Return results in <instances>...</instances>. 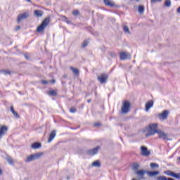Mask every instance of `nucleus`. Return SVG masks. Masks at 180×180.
Returning a JSON list of instances; mask_svg holds the SVG:
<instances>
[{"label":"nucleus","mask_w":180,"mask_h":180,"mask_svg":"<svg viewBox=\"0 0 180 180\" xmlns=\"http://www.w3.org/2000/svg\"><path fill=\"white\" fill-rule=\"evenodd\" d=\"M92 167H96L97 168H100L101 167V162H99V160H96L95 162H94L91 164Z\"/></svg>","instance_id":"obj_20"},{"label":"nucleus","mask_w":180,"mask_h":180,"mask_svg":"<svg viewBox=\"0 0 180 180\" xmlns=\"http://www.w3.org/2000/svg\"><path fill=\"white\" fill-rule=\"evenodd\" d=\"M51 82H52V84H56V79H52Z\"/></svg>","instance_id":"obj_42"},{"label":"nucleus","mask_w":180,"mask_h":180,"mask_svg":"<svg viewBox=\"0 0 180 180\" xmlns=\"http://www.w3.org/2000/svg\"><path fill=\"white\" fill-rule=\"evenodd\" d=\"M178 13H180V6L177 8Z\"/></svg>","instance_id":"obj_44"},{"label":"nucleus","mask_w":180,"mask_h":180,"mask_svg":"<svg viewBox=\"0 0 180 180\" xmlns=\"http://www.w3.org/2000/svg\"><path fill=\"white\" fill-rule=\"evenodd\" d=\"M0 175H2V169H0Z\"/></svg>","instance_id":"obj_46"},{"label":"nucleus","mask_w":180,"mask_h":180,"mask_svg":"<svg viewBox=\"0 0 180 180\" xmlns=\"http://www.w3.org/2000/svg\"><path fill=\"white\" fill-rule=\"evenodd\" d=\"M101 150V146H98L97 147L90 149L87 150V154L89 155H95L96 154H98V151Z\"/></svg>","instance_id":"obj_10"},{"label":"nucleus","mask_w":180,"mask_h":180,"mask_svg":"<svg viewBox=\"0 0 180 180\" xmlns=\"http://www.w3.org/2000/svg\"><path fill=\"white\" fill-rule=\"evenodd\" d=\"M1 72H3L4 75H11V71L5 70H2Z\"/></svg>","instance_id":"obj_30"},{"label":"nucleus","mask_w":180,"mask_h":180,"mask_svg":"<svg viewBox=\"0 0 180 180\" xmlns=\"http://www.w3.org/2000/svg\"><path fill=\"white\" fill-rule=\"evenodd\" d=\"M49 95L50 96H57V91H54V90H51L49 92Z\"/></svg>","instance_id":"obj_25"},{"label":"nucleus","mask_w":180,"mask_h":180,"mask_svg":"<svg viewBox=\"0 0 180 180\" xmlns=\"http://www.w3.org/2000/svg\"><path fill=\"white\" fill-rule=\"evenodd\" d=\"M20 30V26H17L15 27V30Z\"/></svg>","instance_id":"obj_41"},{"label":"nucleus","mask_w":180,"mask_h":180,"mask_svg":"<svg viewBox=\"0 0 180 180\" xmlns=\"http://www.w3.org/2000/svg\"><path fill=\"white\" fill-rule=\"evenodd\" d=\"M6 161H8V164H10V165H13V159H12V158L11 156L7 155Z\"/></svg>","instance_id":"obj_22"},{"label":"nucleus","mask_w":180,"mask_h":180,"mask_svg":"<svg viewBox=\"0 0 180 180\" xmlns=\"http://www.w3.org/2000/svg\"><path fill=\"white\" fill-rule=\"evenodd\" d=\"M109 76L108 74H101V75L98 76L97 79L100 82V84H106L108 82V79Z\"/></svg>","instance_id":"obj_5"},{"label":"nucleus","mask_w":180,"mask_h":180,"mask_svg":"<svg viewBox=\"0 0 180 180\" xmlns=\"http://www.w3.org/2000/svg\"><path fill=\"white\" fill-rule=\"evenodd\" d=\"M25 1H27V2H32L31 0H25Z\"/></svg>","instance_id":"obj_47"},{"label":"nucleus","mask_w":180,"mask_h":180,"mask_svg":"<svg viewBox=\"0 0 180 180\" xmlns=\"http://www.w3.org/2000/svg\"><path fill=\"white\" fill-rule=\"evenodd\" d=\"M41 155H43V153H34V154L30 155L25 159V162H32V161H35V160H39V158H40Z\"/></svg>","instance_id":"obj_4"},{"label":"nucleus","mask_w":180,"mask_h":180,"mask_svg":"<svg viewBox=\"0 0 180 180\" xmlns=\"http://www.w3.org/2000/svg\"><path fill=\"white\" fill-rule=\"evenodd\" d=\"M34 13L35 16H37V18H41V16H43V11H41L40 10L34 11Z\"/></svg>","instance_id":"obj_19"},{"label":"nucleus","mask_w":180,"mask_h":180,"mask_svg":"<svg viewBox=\"0 0 180 180\" xmlns=\"http://www.w3.org/2000/svg\"><path fill=\"white\" fill-rule=\"evenodd\" d=\"M157 127H158V124H150L148 133L146 134V137H149V136H154L155 133H158L160 130L157 129Z\"/></svg>","instance_id":"obj_3"},{"label":"nucleus","mask_w":180,"mask_h":180,"mask_svg":"<svg viewBox=\"0 0 180 180\" xmlns=\"http://www.w3.org/2000/svg\"><path fill=\"white\" fill-rule=\"evenodd\" d=\"M12 113H13V116L15 117H16L17 119H19L20 117V116L19 115V114L16 111H14Z\"/></svg>","instance_id":"obj_35"},{"label":"nucleus","mask_w":180,"mask_h":180,"mask_svg":"<svg viewBox=\"0 0 180 180\" xmlns=\"http://www.w3.org/2000/svg\"><path fill=\"white\" fill-rule=\"evenodd\" d=\"M11 112L13 113V112L15 111V109L13 108V105H11V108H10Z\"/></svg>","instance_id":"obj_40"},{"label":"nucleus","mask_w":180,"mask_h":180,"mask_svg":"<svg viewBox=\"0 0 180 180\" xmlns=\"http://www.w3.org/2000/svg\"><path fill=\"white\" fill-rule=\"evenodd\" d=\"M130 57V54L127 52H121L120 53V60H127Z\"/></svg>","instance_id":"obj_14"},{"label":"nucleus","mask_w":180,"mask_h":180,"mask_svg":"<svg viewBox=\"0 0 180 180\" xmlns=\"http://www.w3.org/2000/svg\"><path fill=\"white\" fill-rule=\"evenodd\" d=\"M63 18L65 19V22H66L68 25H72V22H71V20H68V18H67V17L63 16Z\"/></svg>","instance_id":"obj_34"},{"label":"nucleus","mask_w":180,"mask_h":180,"mask_svg":"<svg viewBox=\"0 0 180 180\" xmlns=\"http://www.w3.org/2000/svg\"><path fill=\"white\" fill-rule=\"evenodd\" d=\"M164 5H165V6H166L167 8L171 7V0H165Z\"/></svg>","instance_id":"obj_27"},{"label":"nucleus","mask_w":180,"mask_h":180,"mask_svg":"<svg viewBox=\"0 0 180 180\" xmlns=\"http://www.w3.org/2000/svg\"><path fill=\"white\" fill-rule=\"evenodd\" d=\"M110 56H111V57H113V54L111 53V54H110Z\"/></svg>","instance_id":"obj_48"},{"label":"nucleus","mask_w":180,"mask_h":180,"mask_svg":"<svg viewBox=\"0 0 180 180\" xmlns=\"http://www.w3.org/2000/svg\"><path fill=\"white\" fill-rule=\"evenodd\" d=\"M175 172H172V171H171V170H167V171H165V174H166V175H168V176H172V177H174V174Z\"/></svg>","instance_id":"obj_24"},{"label":"nucleus","mask_w":180,"mask_h":180,"mask_svg":"<svg viewBox=\"0 0 180 180\" xmlns=\"http://www.w3.org/2000/svg\"><path fill=\"white\" fill-rule=\"evenodd\" d=\"M162 0H150V2L152 4H155V2H161Z\"/></svg>","instance_id":"obj_38"},{"label":"nucleus","mask_w":180,"mask_h":180,"mask_svg":"<svg viewBox=\"0 0 180 180\" xmlns=\"http://www.w3.org/2000/svg\"><path fill=\"white\" fill-rule=\"evenodd\" d=\"M169 115V111H168V110H165L162 113L158 115V117L160 120H167V119H168Z\"/></svg>","instance_id":"obj_7"},{"label":"nucleus","mask_w":180,"mask_h":180,"mask_svg":"<svg viewBox=\"0 0 180 180\" xmlns=\"http://www.w3.org/2000/svg\"><path fill=\"white\" fill-rule=\"evenodd\" d=\"M87 102H88V103H91V102H92V100L91 99H89V100H87Z\"/></svg>","instance_id":"obj_43"},{"label":"nucleus","mask_w":180,"mask_h":180,"mask_svg":"<svg viewBox=\"0 0 180 180\" xmlns=\"http://www.w3.org/2000/svg\"><path fill=\"white\" fill-rule=\"evenodd\" d=\"M103 2L105 6H109L110 8H114L115 6V2L112 0H103Z\"/></svg>","instance_id":"obj_13"},{"label":"nucleus","mask_w":180,"mask_h":180,"mask_svg":"<svg viewBox=\"0 0 180 180\" xmlns=\"http://www.w3.org/2000/svg\"><path fill=\"white\" fill-rule=\"evenodd\" d=\"M41 84L43 85H47V84H49V82H47V80H41Z\"/></svg>","instance_id":"obj_37"},{"label":"nucleus","mask_w":180,"mask_h":180,"mask_svg":"<svg viewBox=\"0 0 180 180\" xmlns=\"http://www.w3.org/2000/svg\"><path fill=\"white\" fill-rule=\"evenodd\" d=\"M173 178H175L176 179H180V172L179 173H174L173 174Z\"/></svg>","instance_id":"obj_32"},{"label":"nucleus","mask_w":180,"mask_h":180,"mask_svg":"<svg viewBox=\"0 0 180 180\" xmlns=\"http://www.w3.org/2000/svg\"><path fill=\"white\" fill-rule=\"evenodd\" d=\"M72 14L73 15V16H78V15H79V11L75 10L72 11Z\"/></svg>","instance_id":"obj_31"},{"label":"nucleus","mask_w":180,"mask_h":180,"mask_svg":"<svg viewBox=\"0 0 180 180\" xmlns=\"http://www.w3.org/2000/svg\"><path fill=\"white\" fill-rule=\"evenodd\" d=\"M154 106V101H150L148 103H146L145 108H146V112H148L150 110V108H153Z\"/></svg>","instance_id":"obj_15"},{"label":"nucleus","mask_w":180,"mask_h":180,"mask_svg":"<svg viewBox=\"0 0 180 180\" xmlns=\"http://www.w3.org/2000/svg\"><path fill=\"white\" fill-rule=\"evenodd\" d=\"M70 113H75L77 112V108L72 107L70 109Z\"/></svg>","instance_id":"obj_36"},{"label":"nucleus","mask_w":180,"mask_h":180,"mask_svg":"<svg viewBox=\"0 0 180 180\" xmlns=\"http://www.w3.org/2000/svg\"><path fill=\"white\" fill-rule=\"evenodd\" d=\"M141 154L142 155H144L145 157H148L150 155V151H148V149L146 146H141Z\"/></svg>","instance_id":"obj_12"},{"label":"nucleus","mask_w":180,"mask_h":180,"mask_svg":"<svg viewBox=\"0 0 180 180\" xmlns=\"http://www.w3.org/2000/svg\"><path fill=\"white\" fill-rule=\"evenodd\" d=\"M129 109H130V102L124 101L121 108L122 113H124V114L129 113Z\"/></svg>","instance_id":"obj_6"},{"label":"nucleus","mask_w":180,"mask_h":180,"mask_svg":"<svg viewBox=\"0 0 180 180\" xmlns=\"http://www.w3.org/2000/svg\"><path fill=\"white\" fill-rule=\"evenodd\" d=\"M157 134H158L159 139H161L165 141L169 140V139H168V134L164 132L163 131L159 130Z\"/></svg>","instance_id":"obj_8"},{"label":"nucleus","mask_w":180,"mask_h":180,"mask_svg":"<svg viewBox=\"0 0 180 180\" xmlns=\"http://www.w3.org/2000/svg\"><path fill=\"white\" fill-rule=\"evenodd\" d=\"M99 126H101V123H99V122L94 124V127H99Z\"/></svg>","instance_id":"obj_39"},{"label":"nucleus","mask_w":180,"mask_h":180,"mask_svg":"<svg viewBox=\"0 0 180 180\" xmlns=\"http://www.w3.org/2000/svg\"><path fill=\"white\" fill-rule=\"evenodd\" d=\"M137 2H139L140 0H136Z\"/></svg>","instance_id":"obj_49"},{"label":"nucleus","mask_w":180,"mask_h":180,"mask_svg":"<svg viewBox=\"0 0 180 180\" xmlns=\"http://www.w3.org/2000/svg\"><path fill=\"white\" fill-rule=\"evenodd\" d=\"M138 11H139L140 13H144V6H139Z\"/></svg>","instance_id":"obj_28"},{"label":"nucleus","mask_w":180,"mask_h":180,"mask_svg":"<svg viewBox=\"0 0 180 180\" xmlns=\"http://www.w3.org/2000/svg\"><path fill=\"white\" fill-rule=\"evenodd\" d=\"M6 131H8V127L3 125L0 127V140L6 134Z\"/></svg>","instance_id":"obj_11"},{"label":"nucleus","mask_w":180,"mask_h":180,"mask_svg":"<svg viewBox=\"0 0 180 180\" xmlns=\"http://www.w3.org/2000/svg\"><path fill=\"white\" fill-rule=\"evenodd\" d=\"M70 70L71 71H72V72H74V74H75V75H79V70H78V69H75L73 67H70Z\"/></svg>","instance_id":"obj_23"},{"label":"nucleus","mask_w":180,"mask_h":180,"mask_svg":"<svg viewBox=\"0 0 180 180\" xmlns=\"http://www.w3.org/2000/svg\"><path fill=\"white\" fill-rule=\"evenodd\" d=\"M150 167L152 168V169H154L155 168H159L160 165L154 162L150 163Z\"/></svg>","instance_id":"obj_21"},{"label":"nucleus","mask_w":180,"mask_h":180,"mask_svg":"<svg viewBox=\"0 0 180 180\" xmlns=\"http://www.w3.org/2000/svg\"><path fill=\"white\" fill-rule=\"evenodd\" d=\"M25 57L27 60H29V56H27V55H25Z\"/></svg>","instance_id":"obj_45"},{"label":"nucleus","mask_w":180,"mask_h":180,"mask_svg":"<svg viewBox=\"0 0 180 180\" xmlns=\"http://www.w3.org/2000/svg\"><path fill=\"white\" fill-rule=\"evenodd\" d=\"M40 147H41V143L40 142H34L31 145V148H32V150H37L40 148Z\"/></svg>","instance_id":"obj_16"},{"label":"nucleus","mask_w":180,"mask_h":180,"mask_svg":"<svg viewBox=\"0 0 180 180\" xmlns=\"http://www.w3.org/2000/svg\"><path fill=\"white\" fill-rule=\"evenodd\" d=\"M56 130H53L50 135H49V138L48 139V143H51V141H53V140H54V137H56Z\"/></svg>","instance_id":"obj_17"},{"label":"nucleus","mask_w":180,"mask_h":180,"mask_svg":"<svg viewBox=\"0 0 180 180\" xmlns=\"http://www.w3.org/2000/svg\"><path fill=\"white\" fill-rule=\"evenodd\" d=\"M123 31L127 34H131V32H130V29L127 25H124L122 27Z\"/></svg>","instance_id":"obj_18"},{"label":"nucleus","mask_w":180,"mask_h":180,"mask_svg":"<svg viewBox=\"0 0 180 180\" xmlns=\"http://www.w3.org/2000/svg\"><path fill=\"white\" fill-rule=\"evenodd\" d=\"M146 173H147L149 176H155L156 175H160V172L158 171L147 172L146 170H138L136 172V175L141 176V179L144 178Z\"/></svg>","instance_id":"obj_1"},{"label":"nucleus","mask_w":180,"mask_h":180,"mask_svg":"<svg viewBox=\"0 0 180 180\" xmlns=\"http://www.w3.org/2000/svg\"><path fill=\"white\" fill-rule=\"evenodd\" d=\"M49 23H50V18H46L42 21L41 25L37 27V33H41V32H44V29H46V27L48 26Z\"/></svg>","instance_id":"obj_2"},{"label":"nucleus","mask_w":180,"mask_h":180,"mask_svg":"<svg viewBox=\"0 0 180 180\" xmlns=\"http://www.w3.org/2000/svg\"><path fill=\"white\" fill-rule=\"evenodd\" d=\"M140 167V165H139L138 163H134L132 165V169H134V171H136V169H139V168Z\"/></svg>","instance_id":"obj_26"},{"label":"nucleus","mask_w":180,"mask_h":180,"mask_svg":"<svg viewBox=\"0 0 180 180\" xmlns=\"http://www.w3.org/2000/svg\"><path fill=\"white\" fill-rule=\"evenodd\" d=\"M67 179H70V177H67Z\"/></svg>","instance_id":"obj_50"},{"label":"nucleus","mask_w":180,"mask_h":180,"mask_svg":"<svg viewBox=\"0 0 180 180\" xmlns=\"http://www.w3.org/2000/svg\"><path fill=\"white\" fill-rule=\"evenodd\" d=\"M29 11L23 13L22 14H20L18 17H17V22L18 23H20L21 20L23 19H27V18H29Z\"/></svg>","instance_id":"obj_9"},{"label":"nucleus","mask_w":180,"mask_h":180,"mask_svg":"<svg viewBox=\"0 0 180 180\" xmlns=\"http://www.w3.org/2000/svg\"><path fill=\"white\" fill-rule=\"evenodd\" d=\"M157 180H168V178L165 176H160L157 178Z\"/></svg>","instance_id":"obj_33"},{"label":"nucleus","mask_w":180,"mask_h":180,"mask_svg":"<svg viewBox=\"0 0 180 180\" xmlns=\"http://www.w3.org/2000/svg\"><path fill=\"white\" fill-rule=\"evenodd\" d=\"M89 44V41H88V40H84L82 44V47L84 49V47H86V46H88Z\"/></svg>","instance_id":"obj_29"}]
</instances>
